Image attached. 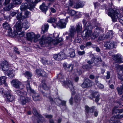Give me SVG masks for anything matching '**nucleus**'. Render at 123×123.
<instances>
[{"label":"nucleus","mask_w":123,"mask_h":123,"mask_svg":"<svg viewBox=\"0 0 123 123\" xmlns=\"http://www.w3.org/2000/svg\"><path fill=\"white\" fill-rule=\"evenodd\" d=\"M32 113L35 116L37 117L39 119L42 120L43 119V118L40 114L37 112L36 109L35 108H32Z\"/></svg>","instance_id":"nucleus-18"},{"label":"nucleus","mask_w":123,"mask_h":123,"mask_svg":"<svg viewBox=\"0 0 123 123\" xmlns=\"http://www.w3.org/2000/svg\"><path fill=\"white\" fill-rule=\"evenodd\" d=\"M15 92H16L17 94L19 96H26L27 95L26 92L25 91L22 92L19 90H15Z\"/></svg>","instance_id":"nucleus-32"},{"label":"nucleus","mask_w":123,"mask_h":123,"mask_svg":"<svg viewBox=\"0 0 123 123\" xmlns=\"http://www.w3.org/2000/svg\"><path fill=\"white\" fill-rule=\"evenodd\" d=\"M18 11H16L15 12H12L10 14V15L12 17H14V16H15L17 14H18Z\"/></svg>","instance_id":"nucleus-42"},{"label":"nucleus","mask_w":123,"mask_h":123,"mask_svg":"<svg viewBox=\"0 0 123 123\" xmlns=\"http://www.w3.org/2000/svg\"><path fill=\"white\" fill-rule=\"evenodd\" d=\"M40 44H43L45 43H47L49 46H51L52 47H54L58 44H59L60 42L57 40H53L50 37L46 38L45 36H43L41 39L39 40Z\"/></svg>","instance_id":"nucleus-3"},{"label":"nucleus","mask_w":123,"mask_h":123,"mask_svg":"<svg viewBox=\"0 0 123 123\" xmlns=\"http://www.w3.org/2000/svg\"><path fill=\"white\" fill-rule=\"evenodd\" d=\"M118 77L120 80L122 81V83H123V78L122 77V74H118Z\"/></svg>","instance_id":"nucleus-48"},{"label":"nucleus","mask_w":123,"mask_h":123,"mask_svg":"<svg viewBox=\"0 0 123 123\" xmlns=\"http://www.w3.org/2000/svg\"><path fill=\"white\" fill-rule=\"evenodd\" d=\"M113 36V33L111 31L108 32L105 36V38H112Z\"/></svg>","instance_id":"nucleus-35"},{"label":"nucleus","mask_w":123,"mask_h":123,"mask_svg":"<svg viewBox=\"0 0 123 123\" xmlns=\"http://www.w3.org/2000/svg\"><path fill=\"white\" fill-rule=\"evenodd\" d=\"M103 32L101 34H100V35H99V37H98V39L99 40H102L103 39Z\"/></svg>","instance_id":"nucleus-49"},{"label":"nucleus","mask_w":123,"mask_h":123,"mask_svg":"<svg viewBox=\"0 0 123 123\" xmlns=\"http://www.w3.org/2000/svg\"><path fill=\"white\" fill-rule=\"evenodd\" d=\"M0 67L3 71H6L9 68V66L6 61L3 62L0 64Z\"/></svg>","instance_id":"nucleus-13"},{"label":"nucleus","mask_w":123,"mask_h":123,"mask_svg":"<svg viewBox=\"0 0 123 123\" xmlns=\"http://www.w3.org/2000/svg\"><path fill=\"white\" fill-rule=\"evenodd\" d=\"M82 29V25L81 23H77L76 26L75 31H76L78 33L80 32L81 30Z\"/></svg>","instance_id":"nucleus-29"},{"label":"nucleus","mask_w":123,"mask_h":123,"mask_svg":"<svg viewBox=\"0 0 123 123\" xmlns=\"http://www.w3.org/2000/svg\"><path fill=\"white\" fill-rule=\"evenodd\" d=\"M88 65H83L82 68L83 69L88 70Z\"/></svg>","instance_id":"nucleus-52"},{"label":"nucleus","mask_w":123,"mask_h":123,"mask_svg":"<svg viewBox=\"0 0 123 123\" xmlns=\"http://www.w3.org/2000/svg\"><path fill=\"white\" fill-rule=\"evenodd\" d=\"M21 2V0H14L13 2V4L15 5L20 4Z\"/></svg>","instance_id":"nucleus-41"},{"label":"nucleus","mask_w":123,"mask_h":123,"mask_svg":"<svg viewBox=\"0 0 123 123\" xmlns=\"http://www.w3.org/2000/svg\"><path fill=\"white\" fill-rule=\"evenodd\" d=\"M22 13L18 14L16 18L17 20L19 22H21L25 18V17L24 16H22Z\"/></svg>","instance_id":"nucleus-28"},{"label":"nucleus","mask_w":123,"mask_h":123,"mask_svg":"<svg viewBox=\"0 0 123 123\" xmlns=\"http://www.w3.org/2000/svg\"><path fill=\"white\" fill-rule=\"evenodd\" d=\"M71 68V69L70 70H72V67L71 65H69L68 67H67V68L68 69H69L70 68Z\"/></svg>","instance_id":"nucleus-59"},{"label":"nucleus","mask_w":123,"mask_h":123,"mask_svg":"<svg viewBox=\"0 0 123 123\" xmlns=\"http://www.w3.org/2000/svg\"><path fill=\"white\" fill-rule=\"evenodd\" d=\"M40 8L42 12H44L45 14L47 10L48 7L44 3H43L40 6Z\"/></svg>","instance_id":"nucleus-24"},{"label":"nucleus","mask_w":123,"mask_h":123,"mask_svg":"<svg viewBox=\"0 0 123 123\" xmlns=\"http://www.w3.org/2000/svg\"><path fill=\"white\" fill-rule=\"evenodd\" d=\"M42 62L44 65H45L46 63H48V61L47 60H43Z\"/></svg>","instance_id":"nucleus-58"},{"label":"nucleus","mask_w":123,"mask_h":123,"mask_svg":"<svg viewBox=\"0 0 123 123\" xmlns=\"http://www.w3.org/2000/svg\"><path fill=\"white\" fill-rule=\"evenodd\" d=\"M85 29L81 33V35L84 39H87L91 36L92 32V27L90 23L86 21L84 19L82 21Z\"/></svg>","instance_id":"nucleus-1"},{"label":"nucleus","mask_w":123,"mask_h":123,"mask_svg":"<svg viewBox=\"0 0 123 123\" xmlns=\"http://www.w3.org/2000/svg\"><path fill=\"white\" fill-rule=\"evenodd\" d=\"M69 52L70 55L71 57H74L75 55V53L74 50L72 49H69Z\"/></svg>","instance_id":"nucleus-33"},{"label":"nucleus","mask_w":123,"mask_h":123,"mask_svg":"<svg viewBox=\"0 0 123 123\" xmlns=\"http://www.w3.org/2000/svg\"><path fill=\"white\" fill-rule=\"evenodd\" d=\"M117 111L120 113H122L123 114L120 115V117H119L120 118H122L123 117V109L121 110H118ZM119 116H120V115H119Z\"/></svg>","instance_id":"nucleus-45"},{"label":"nucleus","mask_w":123,"mask_h":123,"mask_svg":"<svg viewBox=\"0 0 123 123\" xmlns=\"http://www.w3.org/2000/svg\"><path fill=\"white\" fill-rule=\"evenodd\" d=\"M20 101L23 105H25L28 102H30L31 99L30 98L22 96L20 98Z\"/></svg>","instance_id":"nucleus-15"},{"label":"nucleus","mask_w":123,"mask_h":123,"mask_svg":"<svg viewBox=\"0 0 123 123\" xmlns=\"http://www.w3.org/2000/svg\"><path fill=\"white\" fill-rule=\"evenodd\" d=\"M73 5V2L71 1H70L68 3L65 5V6L66 7L68 8V9L67 10H68L70 8L72 7Z\"/></svg>","instance_id":"nucleus-36"},{"label":"nucleus","mask_w":123,"mask_h":123,"mask_svg":"<svg viewBox=\"0 0 123 123\" xmlns=\"http://www.w3.org/2000/svg\"><path fill=\"white\" fill-rule=\"evenodd\" d=\"M28 3H22L20 6V9L21 11L24 10L27 8L30 9H32L35 6V4L41 1V0H25Z\"/></svg>","instance_id":"nucleus-4"},{"label":"nucleus","mask_w":123,"mask_h":123,"mask_svg":"<svg viewBox=\"0 0 123 123\" xmlns=\"http://www.w3.org/2000/svg\"><path fill=\"white\" fill-rule=\"evenodd\" d=\"M68 21V20L63 19L59 21L58 23H56L55 25H54L53 24V26L55 28L57 26L61 28H65L66 27V23Z\"/></svg>","instance_id":"nucleus-9"},{"label":"nucleus","mask_w":123,"mask_h":123,"mask_svg":"<svg viewBox=\"0 0 123 123\" xmlns=\"http://www.w3.org/2000/svg\"><path fill=\"white\" fill-rule=\"evenodd\" d=\"M27 40L31 42L35 37L34 33L32 32H29L27 33Z\"/></svg>","instance_id":"nucleus-20"},{"label":"nucleus","mask_w":123,"mask_h":123,"mask_svg":"<svg viewBox=\"0 0 123 123\" xmlns=\"http://www.w3.org/2000/svg\"><path fill=\"white\" fill-rule=\"evenodd\" d=\"M122 84H123L122 86H121V88L117 87V88L118 93L120 95H121L122 94L123 92V83H122Z\"/></svg>","instance_id":"nucleus-34"},{"label":"nucleus","mask_w":123,"mask_h":123,"mask_svg":"<svg viewBox=\"0 0 123 123\" xmlns=\"http://www.w3.org/2000/svg\"><path fill=\"white\" fill-rule=\"evenodd\" d=\"M36 73L39 76L45 77L47 75V74L46 72L41 69H37L36 71Z\"/></svg>","instance_id":"nucleus-17"},{"label":"nucleus","mask_w":123,"mask_h":123,"mask_svg":"<svg viewBox=\"0 0 123 123\" xmlns=\"http://www.w3.org/2000/svg\"><path fill=\"white\" fill-rule=\"evenodd\" d=\"M93 61H92V59L91 60H89L87 62V63L90 65L92 64L93 63Z\"/></svg>","instance_id":"nucleus-57"},{"label":"nucleus","mask_w":123,"mask_h":123,"mask_svg":"<svg viewBox=\"0 0 123 123\" xmlns=\"http://www.w3.org/2000/svg\"><path fill=\"white\" fill-rule=\"evenodd\" d=\"M93 98H96L95 100V101L97 102L99 100V95L97 92L94 93L92 95Z\"/></svg>","instance_id":"nucleus-31"},{"label":"nucleus","mask_w":123,"mask_h":123,"mask_svg":"<svg viewBox=\"0 0 123 123\" xmlns=\"http://www.w3.org/2000/svg\"><path fill=\"white\" fill-rule=\"evenodd\" d=\"M50 10L53 13H54L56 12L54 8L52 7L50 8Z\"/></svg>","instance_id":"nucleus-55"},{"label":"nucleus","mask_w":123,"mask_h":123,"mask_svg":"<svg viewBox=\"0 0 123 123\" xmlns=\"http://www.w3.org/2000/svg\"><path fill=\"white\" fill-rule=\"evenodd\" d=\"M92 44V43L90 42H89L86 43L85 44V46L86 47H87L91 46Z\"/></svg>","instance_id":"nucleus-50"},{"label":"nucleus","mask_w":123,"mask_h":123,"mask_svg":"<svg viewBox=\"0 0 123 123\" xmlns=\"http://www.w3.org/2000/svg\"><path fill=\"white\" fill-rule=\"evenodd\" d=\"M68 13L72 16H74L76 13L75 11L73 10H69L68 12Z\"/></svg>","instance_id":"nucleus-38"},{"label":"nucleus","mask_w":123,"mask_h":123,"mask_svg":"<svg viewBox=\"0 0 123 123\" xmlns=\"http://www.w3.org/2000/svg\"><path fill=\"white\" fill-rule=\"evenodd\" d=\"M85 46L83 45H81L80 46V48L82 50H83L85 48Z\"/></svg>","instance_id":"nucleus-63"},{"label":"nucleus","mask_w":123,"mask_h":123,"mask_svg":"<svg viewBox=\"0 0 123 123\" xmlns=\"http://www.w3.org/2000/svg\"><path fill=\"white\" fill-rule=\"evenodd\" d=\"M104 46L107 49H112L115 47L116 43L112 41H109L105 42Z\"/></svg>","instance_id":"nucleus-10"},{"label":"nucleus","mask_w":123,"mask_h":123,"mask_svg":"<svg viewBox=\"0 0 123 123\" xmlns=\"http://www.w3.org/2000/svg\"><path fill=\"white\" fill-rule=\"evenodd\" d=\"M6 77L5 76H0V85H1L3 83L5 85H6Z\"/></svg>","instance_id":"nucleus-27"},{"label":"nucleus","mask_w":123,"mask_h":123,"mask_svg":"<svg viewBox=\"0 0 123 123\" xmlns=\"http://www.w3.org/2000/svg\"><path fill=\"white\" fill-rule=\"evenodd\" d=\"M61 103L62 105L65 106L66 105V102L65 101H63L61 102Z\"/></svg>","instance_id":"nucleus-60"},{"label":"nucleus","mask_w":123,"mask_h":123,"mask_svg":"<svg viewBox=\"0 0 123 123\" xmlns=\"http://www.w3.org/2000/svg\"><path fill=\"white\" fill-rule=\"evenodd\" d=\"M4 90L1 88H0V94H2Z\"/></svg>","instance_id":"nucleus-62"},{"label":"nucleus","mask_w":123,"mask_h":123,"mask_svg":"<svg viewBox=\"0 0 123 123\" xmlns=\"http://www.w3.org/2000/svg\"><path fill=\"white\" fill-rule=\"evenodd\" d=\"M95 109L94 106H92L91 108H89L87 106H85V110L86 114H88L89 113H92Z\"/></svg>","instance_id":"nucleus-21"},{"label":"nucleus","mask_w":123,"mask_h":123,"mask_svg":"<svg viewBox=\"0 0 123 123\" xmlns=\"http://www.w3.org/2000/svg\"><path fill=\"white\" fill-rule=\"evenodd\" d=\"M58 77L60 79H63V74L62 73H60Z\"/></svg>","instance_id":"nucleus-54"},{"label":"nucleus","mask_w":123,"mask_h":123,"mask_svg":"<svg viewBox=\"0 0 123 123\" xmlns=\"http://www.w3.org/2000/svg\"><path fill=\"white\" fill-rule=\"evenodd\" d=\"M12 85L14 87L18 89H22L24 87V85L17 80H14L11 81Z\"/></svg>","instance_id":"nucleus-6"},{"label":"nucleus","mask_w":123,"mask_h":123,"mask_svg":"<svg viewBox=\"0 0 123 123\" xmlns=\"http://www.w3.org/2000/svg\"><path fill=\"white\" fill-rule=\"evenodd\" d=\"M53 57L55 60H60L65 59L66 55L64 53L60 52L58 54L54 55Z\"/></svg>","instance_id":"nucleus-12"},{"label":"nucleus","mask_w":123,"mask_h":123,"mask_svg":"<svg viewBox=\"0 0 123 123\" xmlns=\"http://www.w3.org/2000/svg\"><path fill=\"white\" fill-rule=\"evenodd\" d=\"M107 75L106 76V78L107 79H109L110 78V74L109 72H107Z\"/></svg>","instance_id":"nucleus-51"},{"label":"nucleus","mask_w":123,"mask_h":123,"mask_svg":"<svg viewBox=\"0 0 123 123\" xmlns=\"http://www.w3.org/2000/svg\"><path fill=\"white\" fill-rule=\"evenodd\" d=\"M96 84L99 88L100 89H103L104 87V85L99 83V82H98Z\"/></svg>","instance_id":"nucleus-44"},{"label":"nucleus","mask_w":123,"mask_h":123,"mask_svg":"<svg viewBox=\"0 0 123 123\" xmlns=\"http://www.w3.org/2000/svg\"><path fill=\"white\" fill-rule=\"evenodd\" d=\"M94 4L95 6V8H96L97 7L99 6V4L98 3V2H96V3H94Z\"/></svg>","instance_id":"nucleus-64"},{"label":"nucleus","mask_w":123,"mask_h":123,"mask_svg":"<svg viewBox=\"0 0 123 123\" xmlns=\"http://www.w3.org/2000/svg\"><path fill=\"white\" fill-rule=\"evenodd\" d=\"M63 83L65 85L67 84L69 87L71 91L72 95L75 94L77 92V90L75 89V87L73 86V83L70 80L68 81L67 82L65 81L63 82Z\"/></svg>","instance_id":"nucleus-8"},{"label":"nucleus","mask_w":123,"mask_h":123,"mask_svg":"<svg viewBox=\"0 0 123 123\" xmlns=\"http://www.w3.org/2000/svg\"><path fill=\"white\" fill-rule=\"evenodd\" d=\"M45 117L48 118H51L52 117V115H46L45 116Z\"/></svg>","instance_id":"nucleus-56"},{"label":"nucleus","mask_w":123,"mask_h":123,"mask_svg":"<svg viewBox=\"0 0 123 123\" xmlns=\"http://www.w3.org/2000/svg\"><path fill=\"white\" fill-rule=\"evenodd\" d=\"M22 26L21 24L20 23H17L16 24V27L17 31L13 32L14 36L18 37H21L23 36L24 33L21 32V29L24 28L25 30H26L29 28L30 25L29 24L26 20H25L22 23Z\"/></svg>","instance_id":"nucleus-2"},{"label":"nucleus","mask_w":123,"mask_h":123,"mask_svg":"<svg viewBox=\"0 0 123 123\" xmlns=\"http://www.w3.org/2000/svg\"><path fill=\"white\" fill-rule=\"evenodd\" d=\"M92 85V81L88 79H86L84 80L81 85V86L83 88H88L91 87Z\"/></svg>","instance_id":"nucleus-11"},{"label":"nucleus","mask_w":123,"mask_h":123,"mask_svg":"<svg viewBox=\"0 0 123 123\" xmlns=\"http://www.w3.org/2000/svg\"><path fill=\"white\" fill-rule=\"evenodd\" d=\"M77 52L78 55H84L85 53V52L84 51H77Z\"/></svg>","instance_id":"nucleus-47"},{"label":"nucleus","mask_w":123,"mask_h":123,"mask_svg":"<svg viewBox=\"0 0 123 123\" xmlns=\"http://www.w3.org/2000/svg\"><path fill=\"white\" fill-rule=\"evenodd\" d=\"M84 4L83 2L78 1L75 4H74V7L75 8H78L83 7L84 6Z\"/></svg>","instance_id":"nucleus-22"},{"label":"nucleus","mask_w":123,"mask_h":123,"mask_svg":"<svg viewBox=\"0 0 123 123\" xmlns=\"http://www.w3.org/2000/svg\"><path fill=\"white\" fill-rule=\"evenodd\" d=\"M30 12L28 11H26L25 12V16H24L25 17V18H26L29 17L30 16Z\"/></svg>","instance_id":"nucleus-43"},{"label":"nucleus","mask_w":123,"mask_h":123,"mask_svg":"<svg viewBox=\"0 0 123 123\" xmlns=\"http://www.w3.org/2000/svg\"><path fill=\"white\" fill-rule=\"evenodd\" d=\"M47 22L49 23H53L52 24L53 25V24L55 25V24L56 23L57 19L56 18L51 17L48 20Z\"/></svg>","instance_id":"nucleus-30"},{"label":"nucleus","mask_w":123,"mask_h":123,"mask_svg":"<svg viewBox=\"0 0 123 123\" xmlns=\"http://www.w3.org/2000/svg\"><path fill=\"white\" fill-rule=\"evenodd\" d=\"M49 26L48 24H45L42 26V31H41L42 34H44L47 31Z\"/></svg>","instance_id":"nucleus-25"},{"label":"nucleus","mask_w":123,"mask_h":123,"mask_svg":"<svg viewBox=\"0 0 123 123\" xmlns=\"http://www.w3.org/2000/svg\"><path fill=\"white\" fill-rule=\"evenodd\" d=\"M14 98V96L9 92H7L6 93V99L7 101L12 102V101Z\"/></svg>","instance_id":"nucleus-19"},{"label":"nucleus","mask_w":123,"mask_h":123,"mask_svg":"<svg viewBox=\"0 0 123 123\" xmlns=\"http://www.w3.org/2000/svg\"><path fill=\"white\" fill-rule=\"evenodd\" d=\"M42 85L43 88L44 90H48L49 89V87L47 86L46 83H44V82H42Z\"/></svg>","instance_id":"nucleus-37"},{"label":"nucleus","mask_w":123,"mask_h":123,"mask_svg":"<svg viewBox=\"0 0 123 123\" xmlns=\"http://www.w3.org/2000/svg\"><path fill=\"white\" fill-rule=\"evenodd\" d=\"M75 101L77 102L78 101H79L80 100V98L79 95L76 96L74 98Z\"/></svg>","instance_id":"nucleus-40"},{"label":"nucleus","mask_w":123,"mask_h":123,"mask_svg":"<svg viewBox=\"0 0 123 123\" xmlns=\"http://www.w3.org/2000/svg\"><path fill=\"white\" fill-rule=\"evenodd\" d=\"M69 36L71 37V38H73L74 36V34L75 33L76 31L74 28L73 26H71L70 29L69 31Z\"/></svg>","instance_id":"nucleus-23"},{"label":"nucleus","mask_w":123,"mask_h":123,"mask_svg":"<svg viewBox=\"0 0 123 123\" xmlns=\"http://www.w3.org/2000/svg\"><path fill=\"white\" fill-rule=\"evenodd\" d=\"M15 75V74H9V73L8 74V76L10 78H13Z\"/></svg>","instance_id":"nucleus-53"},{"label":"nucleus","mask_w":123,"mask_h":123,"mask_svg":"<svg viewBox=\"0 0 123 123\" xmlns=\"http://www.w3.org/2000/svg\"><path fill=\"white\" fill-rule=\"evenodd\" d=\"M40 36V35L39 34L37 35L36 36H35V37H34V42H37L38 40V38Z\"/></svg>","instance_id":"nucleus-39"},{"label":"nucleus","mask_w":123,"mask_h":123,"mask_svg":"<svg viewBox=\"0 0 123 123\" xmlns=\"http://www.w3.org/2000/svg\"><path fill=\"white\" fill-rule=\"evenodd\" d=\"M118 74L123 75V65H117L116 67Z\"/></svg>","instance_id":"nucleus-26"},{"label":"nucleus","mask_w":123,"mask_h":123,"mask_svg":"<svg viewBox=\"0 0 123 123\" xmlns=\"http://www.w3.org/2000/svg\"><path fill=\"white\" fill-rule=\"evenodd\" d=\"M112 57L116 62L119 63L123 62V57L120 54L114 55L112 56Z\"/></svg>","instance_id":"nucleus-14"},{"label":"nucleus","mask_w":123,"mask_h":123,"mask_svg":"<svg viewBox=\"0 0 123 123\" xmlns=\"http://www.w3.org/2000/svg\"><path fill=\"white\" fill-rule=\"evenodd\" d=\"M89 78L90 79H94L95 77L93 75H90Z\"/></svg>","instance_id":"nucleus-61"},{"label":"nucleus","mask_w":123,"mask_h":123,"mask_svg":"<svg viewBox=\"0 0 123 123\" xmlns=\"http://www.w3.org/2000/svg\"><path fill=\"white\" fill-rule=\"evenodd\" d=\"M31 74L29 72L26 71L25 72V76L26 77H30L32 76Z\"/></svg>","instance_id":"nucleus-46"},{"label":"nucleus","mask_w":123,"mask_h":123,"mask_svg":"<svg viewBox=\"0 0 123 123\" xmlns=\"http://www.w3.org/2000/svg\"><path fill=\"white\" fill-rule=\"evenodd\" d=\"M26 88L28 92L33 94L32 97L34 100L37 101L39 100L40 98L39 95L34 90L32 89L28 82H27Z\"/></svg>","instance_id":"nucleus-5"},{"label":"nucleus","mask_w":123,"mask_h":123,"mask_svg":"<svg viewBox=\"0 0 123 123\" xmlns=\"http://www.w3.org/2000/svg\"><path fill=\"white\" fill-rule=\"evenodd\" d=\"M3 28L6 30H8V34L10 35L12 34L11 28L10 25L7 23L5 22L3 24Z\"/></svg>","instance_id":"nucleus-16"},{"label":"nucleus","mask_w":123,"mask_h":123,"mask_svg":"<svg viewBox=\"0 0 123 123\" xmlns=\"http://www.w3.org/2000/svg\"><path fill=\"white\" fill-rule=\"evenodd\" d=\"M103 33V31L101 28L97 27L94 30V32L92 34H91L90 37H91V39H94L98 36L100 35V34Z\"/></svg>","instance_id":"nucleus-7"}]
</instances>
